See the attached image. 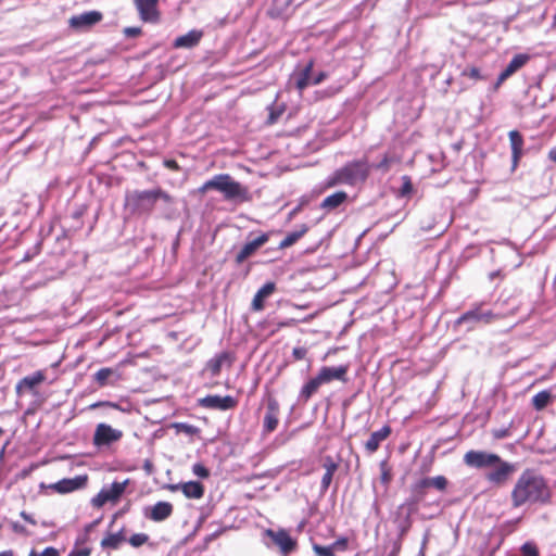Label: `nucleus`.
<instances>
[{"instance_id": "f257e3e1", "label": "nucleus", "mask_w": 556, "mask_h": 556, "mask_svg": "<svg viewBox=\"0 0 556 556\" xmlns=\"http://www.w3.org/2000/svg\"><path fill=\"white\" fill-rule=\"evenodd\" d=\"M552 495L546 478L535 469L527 468L511 489L510 502L514 508L525 505H547L552 502Z\"/></svg>"}, {"instance_id": "f03ea898", "label": "nucleus", "mask_w": 556, "mask_h": 556, "mask_svg": "<svg viewBox=\"0 0 556 556\" xmlns=\"http://www.w3.org/2000/svg\"><path fill=\"white\" fill-rule=\"evenodd\" d=\"M210 190L220 192L226 201L250 202L252 194L247 186L235 180L229 174H217L198 188V193L204 195Z\"/></svg>"}, {"instance_id": "7ed1b4c3", "label": "nucleus", "mask_w": 556, "mask_h": 556, "mask_svg": "<svg viewBox=\"0 0 556 556\" xmlns=\"http://www.w3.org/2000/svg\"><path fill=\"white\" fill-rule=\"evenodd\" d=\"M370 168L367 159L349 162L333 173L327 181V187L331 188L339 184L354 186L364 182L370 174Z\"/></svg>"}, {"instance_id": "20e7f679", "label": "nucleus", "mask_w": 556, "mask_h": 556, "mask_svg": "<svg viewBox=\"0 0 556 556\" xmlns=\"http://www.w3.org/2000/svg\"><path fill=\"white\" fill-rule=\"evenodd\" d=\"M159 200L172 203L173 197L162 188H156L153 190L135 191L129 198L134 211L139 214L152 213Z\"/></svg>"}, {"instance_id": "39448f33", "label": "nucleus", "mask_w": 556, "mask_h": 556, "mask_svg": "<svg viewBox=\"0 0 556 556\" xmlns=\"http://www.w3.org/2000/svg\"><path fill=\"white\" fill-rule=\"evenodd\" d=\"M484 303H475L470 309L462 314L456 320L455 325L469 324L468 329L471 330L475 325L483 324L489 325L500 318L498 314L493 313L491 309H484Z\"/></svg>"}, {"instance_id": "423d86ee", "label": "nucleus", "mask_w": 556, "mask_h": 556, "mask_svg": "<svg viewBox=\"0 0 556 556\" xmlns=\"http://www.w3.org/2000/svg\"><path fill=\"white\" fill-rule=\"evenodd\" d=\"M129 482V479H125L121 482L114 481L110 488H102L100 492L92 498V505L100 508L106 503L116 504L126 491Z\"/></svg>"}, {"instance_id": "0eeeda50", "label": "nucleus", "mask_w": 556, "mask_h": 556, "mask_svg": "<svg viewBox=\"0 0 556 556\" xmlns=\"http://www.w3.org/2000/svg\"><path fill=\"white\" fill-rule=\"evenodd\" d=\"M496 462H500V456L497 454L484 451L470 450L464 455V463L470 468H489L496 464Z\"/></svg>"}, {"instance_id": "6e6552de", "label": "nucleus", "mask_w": 556, "mask_h": 556, "mask_svg": "<svg viewBox=\"0 0 556 556\" xmlns=\"http://www.w3.org/2000/svg\"><path fill=\"white\" fill-rule=\"evenodd\" d=\"M199 406L214 410H231L238 406V400L231 395H206L198 401Z\"/></svg>"}, {"instance_id": "1a4fd4ad", "label": "nucleus", "mask_w": 556, "mask_h": 556, "mask_svg": "<svg viewBox=\"0 0 556 556\" xmlns=\"http://www.w3.org/2000/svg\"><path fill=\"white\" fill-rule=\"evenodd\" d=\"M122 438L123 431L106 424H99L94 430L92 443L96 446H105L119 441Z\"/></svg>"}, {"instance_id": "9d476101", "label": "nucleus", "mask_w": 556, "mask_h": 556, "mask_svg": "<svg viewBox=\"0 0 556 556\" xmlns=\"http://www.w3.org/2000/svg\"><path fill=\"white\" fill-rule=\"evenodd\" d=\"M492 467L493 469L486 473L485 478L489 482L496 485L505 484L515 471V466L503 460L501 457L500 462H496Z\"/></svg>"}, {"instance_id": "9b49d317", "label": "nucleus", "mask_w": 556, "mask_h": 556, "mask_svg": "<svg viewBox=\"0 0 556 556\" xmlns=\"http://www.w3.org/2000/svg\"><path fill=\"white\" fill-rule=\"evenodd\" d=\"M88 483V476L80 475L74 478H65L55 483H51L49 489L59 494L72 493L84 489Z\"/></svg>"}, {"instance_id": "f8f14e48", "label": "nucleus", "mask_w": 556, "mask_h": 556, "mask_svg": "<svg viewBox=\"0 0 556 556\" xmlns=\"http://www.w3.org/2000/svg\"><path fill=\"white\" fill-rule=\"evenodd\" d=\"M46 371L37 370L30 376H26L18 380L15 386V393L17 396L24 395L26 392L37 393L36 389L39 384L46 381Z\"/></svg>"}, {"instance_id": "ddd939ff", "label": "nucleus", "mask_w": 556, "mask_h": 556, "mask_svg": "<svg viewBox=\"0 0 556 556\" xmlns=\"http://www.w3.org/2000/svg\"><path fill=\"white\" fill-rule=\"evenodd\" d=\"M280 406L278 401L274 396H268L266 403V413L263 420L264 433L274 432L279 424Z\"/></svg>"}, {"instance_id": "4468645a", "label": "nucleus", "mask_w": 556, "mask_h": 556, "mask_svg": "<svg viewBox=\"0 0 556 556\" xmlns=\"http://www.w3.org/2000/svg\"><path fill=\"white\" fill-rule=\"evenodd\" d=\"M270 236L267 232L261 233L255 239L248 241L243 244V247L238 251L235 257L236 264L240 265L249 257L253 256L256 251L268 242Z\"/></svg>"}, {"instance_id": "2eb2a0df", "label": "nucleus", "mask_w": 556, "mask_h": 556, "mask_svg": "<svg viewBox=\"0 0 556 556\" xmlns=\"http://www.w3.org/2000/svg\"><path fill=\"white\" fill-rule=\"evenodd\" d=\"M266 534L285 555L290 554L296 547V541L289 534L287 530L280 529L278 531H274L269 529L266 531Z\"/></svg>"}, {"instance_id": "dca6fc26", "label": "nucleus", "mask_w": 556, "mask_h": 556, "mask_svg": "<svg viewBox=\"0 0 556 556\" xmlns=\"http://www.w3.org/2000/svg\"><path fill=\"white\" fill-rule=\"evenodd\" d=\"M350 370L349 364H343L338 367L324 366L319 369L317 375L321 379L323 383H329L333 380L341 382L348 381V372Z\"/></svg>"}, {"instance_id": "f3484780", "label": "nucleus", "mask_w": 556, "mask_h": 556, "mask_svg": "<svg viewBox=\"0 0 556 556\" xmlns=\"http://www.w3.org/2000/svg\"><path fill=\"white\" fill-rule=\"evenodd\" d=\"M103 18V14L99 11H89L81 13L79 15H74L70 18L68 23L72 28L83 29L90 28L93 25L101 22Z\"/></svg>"}, {"instance_id": "a211bd4d", "label": "nucleus", "mask_w": 556, "mask_h": 556, "mask_svg": "<svg viewBox=\"0 0 556 556\" xmlns=\"http://www.w3.org/2000/svg\"><path fill=\"white\" fill-rule=\"evenodd\" d=\"M529 55L525 53H519L514 55L508 65L504 68V71L498 75L497 80L494 85L495 89H498L500 86L508 79L511 75H514L517 71L523 67L529 61Z\"/></svg>"}, {"instance_id": "6ab92c4d", "label": "nucleus", "mask_w": 556, "mask_h": 556, "mask_svg": "<svg viewBox=\"0 0 556 556\" xmlns=\"http://www.w3.org/2000/svg\"><path fill=\"white\" fill-rule=\"evenodd\" d=\"M139 12V16L143 22H157L160 13L157 11L159 0H134Z\"/></svg>"}, {"instance_id": "aec40b11", "label": "nucleus", "mask_w": 556, "mask_h": 556, "mask_svg": "<svg viewBox=\"0 0 556 556\" xmlns=\"http://www.w3.org/2000/svg\"><path fill=\"white\" fill-rule=\"evenodd\" d=\"M174 511L173 504L169 502H157L152 507L147 508L144 511L146 518L154 521L161 522L166 520L172 516Z\"/></svg>"}, {"instance_id": "412c9836", "label": "nucleus", "mask_w": 556, "mask_h": 556, "mask_svg": "<svg viewBox=\"0 0 556 556\" xmlns=\"http://www.w3.org/2000/svg\"><path fill=\"white\" fill-rule=\"evenodd\" d=\"M510 148H511V167L516 169L523 155L525 140L518 130H510L508 132Z\"/></svg>"}, {"instance_id": "4be33fe9", "label": "nucleus", "mask_w": 556, "mask_h": 556, "mask_svg": "<svg viewBox=\"0 0 556 556\" xmlns=\"http://www.w3.org/2000/svg\"><path fill=\"white\" fill-rule=\"evenodd\" d=\"M235 362V356L230 352H222L217 354L215 357L211 358L206 363V369L211 374L212 377H216L220 374L223 365H227L231 367Z\"/></svg>"}, {"instance_id": "5701e85b", "label": "nucleus", "mask_w": 556, "mask_h": 556, "mask_svg": "<svg viewBox=\"0 0 556 556\" xmlns=\"http://www.w3.org/2000/svg\"><path fill=\"white\" fill-rule=\"evenodd\" d=\"M276 291V283L274 281L266 282L255 293L252 303L251 311L261 312L265 308V300L269 298Z\"/></svg>"}, {"instance_id": "b1692460", "label": "nucleus", "mask_w": 556, "mask_h": 556, "mask_svg": "<svg viewBox=\"0 0 556 556\" xmlns=\"http://www.w3.org/2000/svg\"><path fill=\"white\" fill-rule=\"evenodd\" d=\"M392 432L389 425H384L380 430L375 431L370 434L369 439L365 442V448L368 453H375L382 441L387 440Z\"/></svg>"}, {"instance_id": "393cba45", "label": "nucleus", "mask_w": 556, "mask_h": 556, "mask_svg": "<svg viewBox=\"0 0 556 556\" xmlns=\"http://www.w3.org/2000/svg\"><path fill=\"white\" fill-rule=\"evenodd\" d=\"M202 37H203L202 30L192 29V30L188 31L187 34L177 37L173 43V47L176 49H179V48L190 49V48L198 46L199 42L201 41Z\"/></svg>"}, {"instance_id": "a878e982", "label": "nucleus", "mask_w": 556, "mask_h": 556, "mask_svg": "<svg viewBox=\"0 0 556 556\" xmlns=\"http://www.w3.org/2000/svg\"><path fill=\"white\" fill-rule=\"evenodd\" d=\"M323 467L325 469V473L321 478L320 489L321 491L325 492L329 489L332 482L333 475L339 468V464L331 456L328 455L324 457Z\"/></svg>"}, {"instance_id": "bb28decb", "label": "nucleus", "mask_w": 556, "mask_h": 556, "mask_svg": "<svg viewBox=\"0 0 556 556\" xmlns=\"http://www.w3.org/2000/svg\"><path fill=\"white\" fill-rule=\"evenodd\" d=\"M323 384L324 383L318 375L311 378L300 390V401L307 403L308 400L319 390Z\"/></svg>"}, {"instance_id": "cd10ccee", "label": "nucleus", "mask_w": 556, "mask_h": 556, "mask_svg": "<svg viewBox=\"0 0 556 556\" xmlns=\"http://www.w3.org/2000/svg\"><path fill=\"white\" fill-rule=\"evenodd\" d=\"M348 199V193L345 191H337L328 197H326L320 203V207L323 210L332 211L343 204Z\"/></svg>"}, {"instance_id": "c85d7f7f", "label": "nucleus", "mask_w": 556, "mask_h": 556, "mask_svg": "<svg viewBox=\"0 0 556 556\" xmlns=\"http://www.w3.org/2000/svg\"><path fill=\"white\" fill-rule=\"evenodd\" d=\"M314 67V61L309 60L305 67L296 75L295 86L302 91L312 84L311 74Z\"/></svg>"}, {"instance_id": "c756f323", "label": "nucleus", "mask_w": 556, "mask_h": 556, "mask_svg": "<svg viewBox=\"0 0 556 556\" xmlns=\"http://www.w3.org/2000/svg\"><path fill=\"white\" fill-rule=\"evenodd\" d=\"M184 495L188 498H201L204 495V485L198 481H189L181 485Z\"/></svg>"}, {"instance_id": "7c9ffc66", "label": "nucleus", "mask_w": 556, "mask_h": 556, "mask_svg": "<svg viewBox=\"0 0 556 556\" xmlns=\"http://www.w3.org/2000/svg\"><path fill=\"white\" fill-rule=\"evenodd\" d=\"M421 488H433L440 492H444L448 486V480L444 476H437L432 478H422L420 479Z\"/></svg>"}, {"instance_id": "2f4dec72", "label": "nucleus", "mask_w": 556, "mask_h": 556, "mask_svg": "<svg viewBox=\"0 0 556 556\" xmlns=\"http://www.w3.org/2000/svg\"><path fill=\"white\" fill-rule=\"evenodd\" d=\"M308 231V226L303 224L295 231L289 232L283 240L279 243V249L283 250L295 244L306 232Z\"/></svg>"}, {"instance_id": "473e14b6", "label": "nucleus", "mask_w": 556, "mask_h": 556, "mask_svg": "<svg viewBox=\"0 0 556 556\" xmlns=\"http://www.w3.org/2000/svg\"><path fill=\"white\" fill-rule=\"evenodd\" d=\"M125 541L123 532L109 533L101 540L102 548L117 549L119 545Z\"/></svg>"}, {"instance_id": "72a5a7b5", "label": "nucleus", "mask_w": 556, "mask_h": 556, "mask_svg": "<svg viewBox=\"0 0 556 556\" xmlns=\"http://www.w3.org/2000/svg\"><path fill=\"white\" fill-rule=\"evenodd\" d=\"M552 394L549 391H541L532 397V406L535 410H543L551 402Z\"/></svg>"}, {"instance_id": "f704fd0d", "label": "nucleus", "mask_w": 556, "mask_h": 556, "mask_svg": "<svg viewBox=\"0 0 556 556\" xmlns=\"http://www.w3.org/2000/svg\"><path fill=\"white\" fill-rule=\"evenodd\" d=\"M114 375V370L112 368H109V367H104V368H101L99 369L94 375H93V380L94 382L100 387V388H103L105 387L106 384L110 383L109 379Z\"/></svg>"}, {"instance_id": "c9c22d12", "label": "nucleus", "mask_w": 556, "mask_h": 556, "mask_svg": "<svg viewBox=\"0 0 556 556\" xmlns=\"http://www.w3.org/2000/svg\"><path fill=\"white\" fill-rule=\"evenodd\" d=\"M396 160L394 156H391L389 154H384L382 160L376 164L374 167L377 170H381L382 173H388L391 168L392 163H394Z\"/></svg>"}, {"instance_id": "e433bc0d", "label": "nucleus", "mask_w": 556, "mask_h": 556, "mask_svg": "<svg viewBox=\"0 0 556 556\" xmlns=\"http://www.w3.org/2000/svg\"><path fill=\"white\" fill-rule=\"evenodd\" d=\"M268 111H269V114H268V118H267V124L274 125L279 119V117L282 115V113L285 112V106L271 105L268 108Z\"/></svg>"}, {"instance_id": "4c0bfd02", "label": "nucleus", "mask_w": 556, "mask_h": 556, "mask_svg": "<svg viewBox=\"0 0 556 556\" xmlns=\"http://www.w3.org/2000/svg\"><path fill=\"white\" fill-rule=\"evenodd\" d=\"M148 541L149 535L146 533H135L128 539V542L132 547H140L144 545Z\"/></svg>"}, {"instance_id": "58836bf2", "label": "nucleus", "mask_w": 556, "mask_h": 556, "mask_svg": "<svg viewBox=\"0 0 556 556\" xmlns=\"http://www.w3.org/2000/svg\"><path fill=\"white\" fill-rule=\"evenodd\" d=\"M312 548L316 556H336L331 545L324 546L317 543H313Z\"/></svg>"}, {"instance_id": "ea45409f", "label": "nucleus", "mask_w": 556, "mask_h": 556, "mask_svg": "<svg viewBox=\"0 0 556 556\" xmlns=\"http://www.w3.org/2000/svg\"><path fill=\"white\" fill-rule=\"evenodd\" d=\"M426 488L420 486V480L412 486L415 503L422 501L427 494Z\"/></svg>"}, {"instance_id": "a19ab883", "label": "nucleus", "mask_w": 556, "mask_h": 556, "mask_svg": "<svg viewBox=\"0 0 556 556\" xmlns=\"http://www.w3.org/2000/svg\"><path fill=\"white\" fill-rule=\"evenodd\" d=\"M522 556H540L538 546L532 542H526L521 546Z\"/></svg>"}, {"instance_id": "79ce46f5", "label": "nucleus", "mask_w": 556, "mask_h": 556, "mask_svg": "<svg viewBox=\"0 0 556 556\" xmlns=\"http://www.w3.org/2000/svg\"><path fill=\"white\" fill-rule=\"evenodd\" d=\"M330 545L334 554L336 552H344L348 549L349 539L346 536H341Z\"/></svg>"}, {"instance_id": "37998d69", "label": "nucleus", "mask_w": 556, "mask_h": 556, "mask_svg": "<svg viewBox=\"0 0 556 556\" xmlns=\"http://www.w3.org/2000/svg\"><path fill=\"white\" fill-rule=\"evenodd\" d=\"M91 547L76 543L68 556H90Z\"/></svg>"}, {"instance_id": "c03bdc74", "label": "nucleus", "mask_w": 556, "mask_h": 556, "mask_svg": "<svg viewBox=\"0 0 556 556\" xmlns=\"http://www.w3.org/2000/svg\"><path fill=\"white\" fill-rule=\"evenodd\" d=\"M402 181H403V184L400 189V194L402 197L410 194L413 191V184H412L410 177L405 175L402 177Z\"/></svg>"}, {"instance_id": "a18cd8bd", "label": "nucleus", "mask_w": 556, "mask_h": 556, "mask_svg": "<svg viewBox=\"0 0 556 556\" xmlns=\"http://www.w3.org/2000/svg\"><path fill=\"white\" fill-rule=\"evenodd\" d=\"M192 471L195 476L202 479H206L210 477V470L201 463H197L192 467Z\"/></svg>"}, {"instance_id": "49530a36", "label": "nucleus", "mask_w": 556, "mask_h": 556, "mask_svg": "<svg viewBox=\"0 0 556 556\" xmlns=\"http://www.w3.org/2000/svg\"><path fill=\"white\" fill-rule=\"evenodd\" d=\"M462 75L466 76V77H469L470 79H473V80L482 79V76L480 74V70L478 67H476V66H471V67L466 68L462 73Z\"/></svg>"}, {"instance_id": "de8ad7c7", "label": "nucleus", "mask_w": 556, "mask_h": 556, "mask_svg": "<svg viewBox=\"0 0 556 556\" xmlns=\"http://www.w3.org/2000/svg\"><path fill=\"white\" fill-rule=\"evenodd\" d=\"M510 426L507 427V428H500V429H494L492 431V435L494 439L496 440H501V439H504V438H507L510 435L511 431H510Z\"/></svg>"}, {"instance_id": "09e8293b", "label": "nucleus", "mask_w": 556, "mask_h": 556, "mask_svg": "<svg viewBox=\"0 0 556 556\" xmlns=\"http://www.w3.org/2000/svg\"><path fill=\"white\" fill-rule=\"evenodd\" d=\"M29 556H60L59 552L54 547H47L42 551V553H37L35 551H31Z\"/></svg>"}, {"instance_id": "8fccbe9b", "label": "nucleus", "mask_w": 556, "mask_h": 556, "mask_svg": "<svg viewBox=\"0 0 556 556\" xmlns=\"http://www.w3.org/2000/svg\"><path fill=\"white\" fill-rule=\"evenodd\" d=\"M307 355V350L303 346L294 348L292 351V356L295 361H301L305 358Z\"/></svg>"}, {"instance_id": "3c124183", "label": "nucleus", "mask_w": 556, "mask_h": 556, "mask_svg": "<svg viewBox=\"0 0 556 556\" xmlns=\"http://www.w3.org/2000/svg\"><path fill=\"white\" fill-rule=\"evenodd\" d=\"M11 528L14 533L28 535L27 529L18 522H15V521L11 522Z\"/></svg>"}, {"instance_id": "603ef678", "label": "nucleus", "mask_w": 556, "mask_h": 556, "mask_svg": "<svg viewBox=\"0 0 556 556\" xmlns=\"http://www.w3.org/2000/svg\"><path fill=\"white\" fill-rule=\"evenodd\" d=\"M124 34L126 37H129V38L138 37L141 34V28L140 27H126L124 29Z\"/></svg>"}, {"instance_id": "864d4df0", "label": "nucleus", "mask_w": 556, "mask_h": 556, "mask_svg": "<svg viewBox=\"0 0 556 556\" xmlns=\"http://www.w3.org/2000/svg\"><path fill=\"white\" fill-rule=\"evenodd\" d=\"M163 165L166 168H168V169H170L173 172H179L180 170V166H179V164L175 160H169V159L168 160H164Z\"/></svg>"}, {"instance_id": "5fc2aeb1", "label": "nucleus", "mask_w": 556, "mask_h": 556, "mask_svg": "<svg viewBox=\"0 0 556 556\" xmlns=\"http://www.w3.org/2000/svg\"><path fill=\"white\" fill-rule=\"evenodd\" d=\"M20 516L28 523L33 525V526H36L37 525V521L29 515L27 514L26 511H21Z\"/></svg>"}, {"instance_id": "6e6d98bb", "label": "nucleus", "mask_w": 556, "mask_h": 556, "mask_svg": "<svg viewBox=\"0 0 556 556\" xmlns=\"http://www.w3.org/2000/svg\"><path fill=\"white\" fill-rule=\"evenodd\" d=\"M410 511L407 513L405 525L401 528V535H404L410 528L412 521L409 518Z\"/></svg>"}, {"instance_id": "4d7b16f0", "label": "nucleus", "mask_w": 556, "mask_h": 556, "mask_svg": "<svg viewBox=\"0 0 556 556\" xmlns=\"http://www.w3.org/2000/svg\"><path fill=\"white\" fill-rule=\"evenodd\" d=\"M327 77V74L325 72H320L313 80L312 85H318L321 81H324Z\"/></svg>"}, {"instance_id": "13d9d810", "label": "nucleus", "mask_w": 556, "mask_h": 556, "mask_svg": "<svg viewBox=\"0 0 556 556\" xmlns=\"http://www.w3.org/2000/svg\"><path fill=\"white\" fill-rule=\"evenodd\" d=\"M390 480H391V475L388 471H383L381 475V481L384 484H388L390 482Z\"/></svg>"}, {"instance_id": "bf43d9fd", "label": "nucleus", "mask_w": 556, "mask_h": 556, "mask_svg": "<svg viewBox=\"0 0 556 556\" xmlns=\"http://www.w3.org/2000/svg\"><path fill=\"white\" fill-rule=\"evenodd\" d=\"M548 157L549 160L556 163V147L551 149V151L548 152Z\"/></svg>"}, {"instance_id": "052dcab7", "label": "nucleus", "mask_w": 556, "mask_h": 556, "mask_svg": "<svg viewBox=\"0 0 556 556\" xmlns=\"http://www.w3.org/2000/svg\"><path fill=\"white\" fill-rule=\"evenodd\" d=\"M0 556H15V553L13 549H7L3 552H0Z\"/></svg>"}, {"instance_id": "680f3d73", "label": "nucleus", "mask_w": 556, "mask_h": 556, "mask_svg": "<svg viewBox=\"0 0 556 556\" xmlns=\"http://www.w3.org/2000/svg\"><path fill=\"white\" fill-rule=\"evenodd\" d=\"M3 432H4L3 429L0 428V437L3 434Z\"/></svg>"}]
</instances>
